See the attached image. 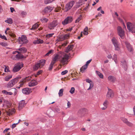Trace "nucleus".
Returning <instances> with one entry per match:
<instances>
[{
    "mask_svg": "<svg viewBox=\"0 0 135 135\" xmlns=\"http://www.w3.org/2000/svg\"><path fill=\"white\" fill-rule=\"evenodd\" d=\"M70 56L69 55L64 53L60 52L52 58V62L55 63L59 59L60 62L63 65H65L67 64Z\"/></svg>",
    "mask_w": 135,
    "mask_h": 135,
    "instance_id": "nucleus-1",
    "label": "nucleus"
},
{
    "mask_svg": "<svg viewBox=\"0 0 135 135\" xmlns=\"http://www.w3.org/2000/svg\"><path fill=\"white\" fill-rule=\"evenodd\" d=\"M21 78V77H17L12 79L7 84V88H10L13 87L19 81V80Z\"/></svg>",
    "mask_w": 135,
    "mask_h": 135,
    "instance_id": "nucleus-2",
    "label": "nucleus"
},
{
    "mask_svg": "<svg viewBox=\"0 0 135 135\" xmlns=\"http://www.w3.org/2000/svg\"><path fill=\"white\" fill-rule=\"evenodd\" d=\"M18 40L19 43L21 44H26L28 41L26 36L24 35H22L21 37H19Z\"/></svg>",
    "mask_w": 135,
    "mask_h": 135,
    "instance_id": "nucleus-3",
    "label": "nucleus"
},
{
    "mask_svg": "<svg viewBox=\"0 0 135 135\" xmlns=\"http://www.w3.org/2000/svg\"><path fill=\"white\" fill-rule=\"evenodd\" d=\"M59 23L57 20H54L52 22L49 23L48 26V28L50 30L53 29Z\"/></svg>",
    "mask_w": 135,
    "mask_h": 135,
    "instance_id": "nucleus-4",
    "label": "nucleus"
},
{
    "mask_svg": "<svg viewBox=\"0 0 135 135\" xmlns=\"http://www.w3.org/2000/svg\"><path fill=\"white\" fill-rule=\"evenodd\" d=\"M23 66V64L22 63H18L16 64L15 66L13 68V71L16 72L19 71Z\"/></svg>",
    "mask_w": 135,
    "mask_h": 135,
    "instance_id": "nucleus-5",
    "label": "nucleus"
},
{
    "mask_svg": "<svg viewBox=\"0 0 135 135\" xmlns=\"http://www.w3.org/2000/svg\"><path fill=\"white\" fill-rule=\"evenodd\" d=\"M75 2L73 1H71L67 3L64 8L65 11L67 12L73 6Z\"/></svg>",
    "mask_w": 135,
    "mask_h": 135,
    "instance_id": "nucleus-6",
    "label": "nucleus"
},
{
    "mask_svg": "<svg viewBox=\"0 0 135 135\" xmlns=\"http://www.w3.org/2000/svg\"><path fill=\"white\" fill-rule=\"evenodd\" d=\"M73 20V18L71 16L67 17L64 21L62 22V24L64 25H66L71 22Z\"/></svg>",
    "mask_w": 135,
    "mask_h": 135,
    "instance_id": "nucleus-7",
    "label": "nucleus"
},
{
    "mask_svg": "<svg viewBox=\"0 0 135 135\" xmlns=\"http://www.w3.org/2000/svg\"><path fill=\"white\" fill-rule=\"evenodd\" d=\"M117 30L118 35L121 38H123L124 35V32L122 28L120 26H118Z\"/></svg>",
    "mask_w": 135,
    "mask_h": 135,
    "instance_id": "nucleus-8",
    "label": "nucleus"
},
{
    "mask_svg": "<svg viewBox=\"0 0 135 135\" xmlns=\"http://www.w3.org/2000/svg\"><path fill=\"white\" fill-rule=\"evenodd\" d=\"M69 37V34H67L64 35H62L60 36L56 40V41L57 42L63 41L64 40L68 38Z\"/></svg>",
    "mask_w": 135,
    "mask_h": 135,
    "instance_id": "nucleus-9",
    "label": "nucleus"
},
{
    "mask_svg": "<svg viewBox=\"0 0 135 135\" xmlns=\"http://www.w3.org/2000/svg\"><path fill=\"white\" fill-rule=\"evenodd\" d=\"M108 91L106 95V97L107 98L110 99L113 97L114 93L111 89H108Z\"/></svg>",
    "mask_w": 135,
    "mask_h": 135,
    "instance_id": "nucleus-10",
    "label": "nucleus"
},
{
    "mask_svg": "<svg viewBox=\"0 0 135 135\" xmlns=\"http://www.w3.org/2000/svg\"><path fill=\"white\" fill-rule=\"evenodd\" d=\"M127 26L128 29L130 31L132 32H134L133 31V29L134 28V25L130 22H128L127 23Z\"/></svg>",
    "mask_w": 135,
    "mask_h": 135,
    "instance_id": "nucleus-11",
    "label": "nucleus"
},
{
    "mask_svg": "<svg viewBox=\"0 0 135 135\" xmlns=\"http://www.w3.org/2000/svg\"><path fill=\"white\" fill-rule=\"evenodd\" d=\"M53 7L48 6L44 9V11L45 13H47L51 12L54 9Z\"/></svg>",
    "mask_w": 135,
    "mask_h": 135,
    "instance_id": "nucleus-12",
    "label": "nucleus"
},
{
    "mask_svg": "<svg viewBox=\"0 0 135 135\" xmlns=\"http://www.w3.org/2000/svg\"><path fill=\"white\" fill-rule=\"evenodd\" d=\"M31 92V89L28 88H25L22 90L23 93L25 94H29Z\"/></svg>",
    "mask_w": 135,
    "mask_h": 135,
    "instance_id": "nucleus-13",
    "label": "nucleus"
},
{
    "mask_svg": "<svg viewBox=\"0 0 135 135\" xmlns=\"http://www.w3.org/2000/svg\"><path fill=\"white\" fill-rule=\"evenodd\" d=\"M121 119L124 123H126L128 126H132V124L128 121L127 119L122 117L121 118Z\"/></svg>",
    "mask_w": 135,
    "mask_h": 135,
    "instance_id": "nucleus-14",
    "label": "nucleus"
},
{
    "mask_svg": "<svg viewBox=\"0 0 135 135\" xmlns=\"http://www.w3.org/2000/svg\"><path fill=\"white\" fill-rule=\"evenodd\" d=\"M25 104V102L24 100H22L19 103L18 109L19 110L21 109Z\"/></svg>",
    "mask_w": 135,
    "mask_h": 135,
    "instance_id": "nucleus-15",
    "label": "nucleus"
},
{
    "mask_svg": "<svg viewBox=\"0 0 135 135\" xmlns=\"http://www.w3.org/2000/svg\"><path fill=\"white\" fill-rule=\"evenodd\" d=\"M37 82L35 80L31 81L28 83V86L30 87L33 86L37 85Z\"/></svg>",
    "mask_w": 135,
    "mask_h": 135,
    "instance_id": "nucleus-16",
    "label": "nucleus"
},
{
    "mask_svg": "<svg viewBox=\"0 0 135 135\" xmlns=\"http://www.w3.org/2000/svg\"><path fill=\"white\" fill-rule=\"evenodd\" d=\"M44 42V41L40 39H37V40H35L33 42V44H42Z\"/></svg>",
    "mask_w": 135,
    "mask_h": 135,
    "instance_id": "nucleus-17",
    "label": "nucleus"
},
{
    "mask_svg": "<svg viewBox=\"0 0 135 135\" xmlns=\"http://www.w3.org/2000/svg\"><path fill=\"white\" fill-rule=\"evenodd\" d=\"M125 44L128 50L130 51H131L132 50V47L130 44L128 42H126Z\"/></svg>",
    "mask_w": 135,
    "mask_h": 135,
    "instance_id": "nucleus-18",
    "label": "nucleus"
},
{
    "mask_svg": "<svg viewBox=\"0 0 135 135\" xmlns=\"http://www.w3.org/2000/svg\"><path fill=\"white\" fill-rule=\"evenodd\" d=\"M18 50L20 51V54L26 52L27 51V49L25 47H22L19 49Z\"/></svg>",
    "mask_w": 135,
    "mask_h": 135,
    "instance_id": "nucleus-19",
    "label": "nucleus"
},
{
    "mask_svg": "<svg viewBox=\"0 0 135 135\" xmlns=\"http://www.w3.org/2000/svg\"><path fill=\"white\" fill-rule=\"evenodd\" d=\"M45 60H41L40 61V62L38 63L37 64L40 66V68H42L45 64Z\"/></svg>",
    "mask_w": 135,
    "mask_h": 135,
    "instance_id": "nucleus-20",
    "label": "nucleus"
},
{
    "mask_svg": "<svg viewBox=\"0 0 135 135\" xmlns=\"http://www.w3.org/2000/svg\"><path fill=\"white\" fill-rule=\"evenodd\" d=\"M14 110V109H9L6 112L7 115L10 116L13 114L15 112Z\"/></svg>",
    "mask_w": 135,
    "mask_h": 135,
    "instance_id": "nucleus-21",
    "label": "nucleus"
},
{
    "mask_svg": "<svg viewBox=\"0 0 135 135\" xmlns=\"http://www.w3.org/2000/svg\"><path fill=\"white\" fill-rule=\"evenodd\" d=\"M74 47V46L73 45H71L68 46L66 49L65 51V52H68L70 51Z\"/></svg>",
    "mask_w": 135,
    "mask_h": 135,
    "instance_id": "nucleus-22",
    "label": "nucleus"
},
{
    "mask_svg": "<svg viewBox=\"0 0 135 135\" xmlns=\"http://www.w3.org/2000/svg\"><path fill=\"white\" fill-rule=\"evenodd\" d=\"M108 103V101L107 100H105L103 104V105L104 106L102 108V110L105 109L107 108V106Z\"/></svg>",
    "mask_w": 135,
    "mask_h": 135,
    "instance_id": "nucleus-23",
    "label": "nucleus"
},
{
    "mask_svg": "<svg viewBox=\"0 0 135 135\" xmlns=\"http://www.w3.org/2000/svg\"><path fill=\"white\" fill-rule=\"evenodd\" d=\"M109 80L110 81L113 83L116 80V78L112 76H109L108 78Z\"/></svg>",
    "mask_w": 135,
    "mask_h": 135,
    "instance_id": "nucleus-24",
    "label": "nucleus"
},
{
    "mask_svg": "<svg viewBox=\"0 0 135 135\" xmlns=\"http://www.w3.org/2000/svg\"><path fill=\"white\" fill-rule=\"evenodd\" d=\"M12 77V75H7L5 77L4 80L6 81H8Z\"/></svg>",
    "mask_w": 135,
    "mask_h": 135,
    "instance_id": "nucleus-25",
    "label": "nucleus"
},
{
    "mask_svg": "<svg viewBox=\"0 0 135 135\" xmlns=\"http://www.w3.org/2000/svg\"><path fill=\"white\" fill-rule=\"evenodd\" d=\"M20 54H18L16 55V57L17 59H21L24 58L23 56Z\"/></svg>",
    "mask_w": 135,
    "mask_h": 135,
    "instance_id": "nucleus-26",
    "label": "nucleus"
},
{
    "mask_svg": "<svg viewBox=\"0 0 135 135\" xmlns=\"http://www.w3.org/2000/svg\"><path fill=\"white\" fill-rule=\"evenodd\" d=\"M33 68L34 71H36L38 69L40 68V67L38 64L37 63L33 66Z\"/></svg>",
    "mask_w": 135,
    "mask_h": 135,
    "instance_id": "nucleus-27",
    "label": "nucleus"
},
{
    "mask_svg": "<svg viewBox=\"0 0 135 135\" xmlns=\"http://www.w3.org/2000/svg\"><path fill=\"white\" fill-rule=\"evenodd\" d=\"M88 66L85 65L83 66L80 69V71L82 73L83 72L85 69L87 68Z\"/></svg>",
    "mask_w": 135,
    "mask_h": 135,
    "instance_id": "nucleus-28",
    "label": "nucleus"
},
{
    "mask_svg": "<svg viewBox=\"0 0 135 135\" xmlns=\"http://www.w3.org/2000/svg\"><path fill=\"white\" fill-rule=\"evenodd\" d=\"M3 105L4 106L5 105L7 107H8L10 106V104L8 101L5 100L4 102V104Z\"/></svg>",
    "mask_w": 135,
    "mask_h": 135,
    "instance_id": "nucleus-29",
    "label": "nucleus"
},
{
    "mask_svg": "<svg viewBox=\"0 0 135 135\" xmlns=\"http://www.w3.org/2000/svg\"><path fill=\"white\" fill-rule=\"evenodd\" d=\"M2 93L4 94H5L6 95H12L13 94V93L10 92H7L6 90H3L2 91Z\"/></svg>",
    "mask_w": 135,
    "mask_h": 135,
    "instance_id": "nucleus-30",
    "label": "nucleus"
},
{
    "mask_svg": "<svg viewBox=\"0 0 135 135\" xmlns=\"http://www.w3.org/2000/svg\"><path fill=\"white\" fill-rule=\"evenodd\" d=\"M129 114L132 115H135V107L134 106L133 108V112L132 111L129 112Z\"/></svg>",
    "mask_w": 135,
    "mask_h": 135,
    "instance_id": "nucleus-31",
    "label": "nucleus"
},
{
    "mask_svg": "<svg viewBox=\"0 0 135 135\" xmlns=\"http://www.w3.org/2000/svg\"><path fill=\"white\" fill-rule=\"evenodd\" d=\"M40 21H41L43 22H47L48 21V19L45 17H42L41 18Z\"/></svg>",
    "mask_w": 135,
    "mask_h": 135,
    "instance_id": "nucleus-32",
    "label": "nucleus"
},
{
    "mask_svg": "<svg viewBox=\"0 0 135 135\" xmlns=\"http://www.w3.org/2000/svg\"><path fill=\"white\" fill-rule=\"evenodd\" d=\"M55 0H44V3L46 4L50 3Z\"/></svg>",
    "mask_w": 135,
    "mask_h": 135,
    "instance_id": "nucleus-33",
    "label": "nucleus"
},
{
    "mask_svg": "<svg viewBox=\"0 0 135 135\" xmlns=\"http://www.w3.org/2000/svg\"><path fill=\"white\" fill-rule=\"evenodd\" d=\"M5 22L9 24H12L13 22L11 18H8L7 20L5 21Z\"/></svg>",
    "mask_w": 135,
    "mask_h": 135,
    "instance_id": "nucleus-34",
    "label": "nucleus"
},
{
    "mask_svg": "<svg viewBox=\"0 0 135 135\" xmlns=\"http://www.w3.org/2000/svg\"><path fill=\"white\" fill-rule=\"evenodd\" d=\"M88 28L87 27H86L84 28L83 31V34L84 35H87L88 34Z\"/></svg>",
    "mask_w": 135,
    "mask_h": 135,
    "instance_id": "nucleus-35",
    "label": "nucleus"
},
{
    "mask_svg": "<svg viewBox=\"0 0 135 135\" xmlns=\"http://www.w3.org/2000/svg\"><path fill=\"white\" fill-rule=\"evenodd\" d=\"M63 89H61L59 90L58 93L59 97H61L63 95Z\"/></svg>",
    "mask_w": 135,
    "mask_h": 135,
    "instance_id": "nucleus-36",
    "label": "nucleus"
},
{
    "mask_svg": "<svg viewBox=\"0 0 135 135\" xmlns=\"http://www.w3.org/2000/svg\"><path fill=\"white\" fill-rule=\"evenodd\" d=\"M38 27V25L37 23L35 24L30 29L31 30H35V29L37 28Z\"/></svg>",
    "mask_w": 135,
    "mask_h": 135,
    "instance_id": "nucleus-37",
    "label": "nucleus"
},
{
    "mask_svg": "<svg viewBox=\"0 0 135 135\" xmlns=\"http://www.w3.org/2000/svg\"><path fill=\"white\" fill-rule=\"evenodd\" d=\"M112 42L113 44L114 45H115L118 44V42L116 39L114 37H113L112 40Z\"/></svg>",
    "mask_w": 135,
    "mask_h": 135,
    "instance_id": "nucleus-38",
    "label": "nucleus"
},
{
    "mask_svg": "<svg viewBox=\"0 0 135 135\" xmlns=\"http://www.w3.org/2000/svg\"><path fill=\"white\" fill-rule=\"evenodd\" d=\"M55 63L54 62L51 61V64H50L49 67V70H51L53 68V66Z\"/></svg>",
    "mask_w": 135,
    "mask_h": 135,
    "instance_id": "nucleus-39",
    "label": "nucleus"
},
{
    "mask_svg": "<svg viewBox=\"0 0 135 135\" xmlns=\"http://www.w3.org/2000/svg\"><path fill=\"white\" fill-rule=\"evenodd\" d=\"M117 59V55L114 54L113 56V59L114 60V61L116 63H117L118 62Z\"/></svg>",
    "mask_w": 135,
    "mask_h": 135,
    "instance_id": "nucleus-40",
    "label": "nucleus"
},
{
    "mask_svg": "<svg viewBox=\"0 0 135 135\" xmlns=\"http://www.w3.org/2000/svg\"><path fill=\"white\" fill-rule=\"evenodd\" d=\"M54 50H50L46 54H45V56H48L50 54H52Z\"/></svg>",
    "mask_w": 135,
    "mask_h": 135,
    "instance_id": "nucleus-41",
    "label": "nucleus"
},
{
    "mask_svg": "<svg viewBox=\"0 0 135 135\" xmlns=\"http://www.w3.org/2000/svg\"><path fill=\"white\" fill-rule=\"evenodd\" d=\"M81 19V16L80 15L77 19L75 20V23H76L78 22Z\"/></svg>",
    "mask_w": 135,
    "mask_h": 135,
    "instance_id": "nucleus-42",
    "label": "nucleus"
},
{
    "mask_svg": "<svg viewBox=\"0 0 135 135\" xmlns=\"http://www.w3.org/2000/svg\"><path fill=\"white\" fill-rule=\"evenodd\" d=\"M114 46L115 47V50L119 51L120 50V47L118 44L116 45L115 44V45H114Z\"/></svg>",
    "mask_w": 135,
    "mask_h": 135,
    "instance_id": "nucleus-43",
    "label": "nucleus"
},
{
    "mask_svg": "<svg viewBox=\"0 0 135 135\" xmlns=\"http://www.w3.org/2000/svg\"><path fill=\"white\" fill-rule=\"evenodd\" d=\"M54 34V33H52L46 34V37L48 38H50V37L52 36Z\"/></svg>",
    "mask_w": 135,
    "mask_h": 135,
    "instance_id": "nucleus-44",
    "label": "nucleus"
},
{
    "mask_svg": "<svg viewBox=\"0 0 135 135\" xmlns=\"http://www.w3.org/2000/svg\"><path fill=\"white\" fill-rule=\"evenodd\" d=\"M5 68L4 69V71L6 72H10L9 67L8 66H5Z\"/></svg>",
    "mask_w": 135,
    "mask_h": 135,
    "instance_id": "nucleus-45",
    "label": "nucleus"
},
{
    "mask_svg": "<svg viewBox=\"0 0 135 135\" xmlns=\"http://www.w3.org/2000/svg\"><path fill=\"white\" fill-rule=\"evenodd\" d=\"M94 84L93 82H91L90 84V86L89 88L87 89L88 90L91 89L93 87Z\"/></svg>",
    "mask_w": 135,
    "mask_h": 135,
    "instance_id": "nucleus-46",
    "label": "nucleus"
},
{
    "mask_svg": "<svg viewBox=\"0 0 135 135\" xmlns=\"http://www.w3.org/2000/svg\"><path fill=\"white\" fill-rule=\"evenodd\" d=\"M0 45L4 47L7 46L8 45L7 43L4 42H0Z\"/></svg>",
    "mask_w": 135,
    "mask_h": 135,
    "instance_id": "nucleus-47",
    "label": "nucleus"
},
{
    "mask_svg": "<svg viewBox=\"0 0 135 135\" xmlns=\"http://www.w3.org/2000/svg\"><path fill=\"white\" fill-rule=\"evenodd\" d=\"M121 63H122L123 65L124 66V67H125L126 68L127 67V63L126 62V61L125 60H124V61H121Z\"/></svg>",
    "mask_w": 135,
    "mask_h": 135,
    "instance_id": "nucleus-48",
    "label": "nucleus"
},
{
    "mask_svg": "<svg viewBox=\"0 0 135 135\" xmlns=\"http://www.w3.org/2000/svg\"><path fill=\"white\" fill-rule=\"evenodd\" d=\"M75 88L74 87H72L71 88L70 90V92L71 94H73L74 92Z\"/></svg>",
    "mask_w": 135,
    "mask_h": 135,
    "instance_id": "nucleus-49",
    "label": "nucleus"
},
{
    "mask_svg": "<svg viewBox=\"0 0 135 135\" xmlns=\"http://www.w3.org/2000/svg\"><path fill=\"white\" fill-rule=\"evenodd\" d=\"M61 11V8L58 7L55 9V11L56 12H60Z\"/></svg>",
    "mask_w": 135,
    "mask_h": 135,
    "instance_id": "nucleus-50",
    "label": "nucleus"
},
{
    "mask_svg": "<svg viewBox=\"0 0 135 135\" xmlns=\"http://www.w3.org/2000/svg\"><path fill=\"white\" fill-rule=\"evenodd\" d=\"M23 81H20V87H22L23 84H24V82L25 81V80H23Z\"/></svg>",
    "mask_w": 135,
    "mask_h": 135,
    "instance_id": "nucleus-51",
    "label": "nucleus"
},
{
    "mask_svg": "<svg viewBox=\"0 0 135 135\" xmlns=\"http://www.w3.org/2000/svg\"><path fill=\"white\" fill-rule=\"evenodd\" d=\"M0 37L2 39L7 40V39L6 36L4 35L2 36L1 34H0Z\"/></svg>",
    "mask_w": 135,
    "mask_h": 135,
    "instance_id": "nucleus-52",
    "label": "nucleus"
},
{
    "mask_svg": "<svg viewBox=\"0 0 135 135\" xmlns=\"http://www.w3.org/2000/svg\"><path fill=\"white\" fill-rule=\"evenodd\" d=\"M31 76H28L27 77H26L24 79V80H26V81H28L30 80L31 79Z\"/></svg>",
    "mask_w": 135,
    "mask_h": 135,
    "instance_id": "nucleus-53",
    "label": "nucleus"
},
{
    "mask_svg": "<svg viewBox=\"0 0 135 135\" xmlns=\"http://www.w3.org/2000/svg\"><path fill=\"white\" fill-rule=\"evenodd\" d=\"M68 70H65L64 71H62L61 73V74L62 75H64L68 73Z\"/></svg>",
    "mask_w": 135,
    "mask_h": 135,
    "instance_id": "nucleus-54",
    "label": "nucleus"
},
{
    "mask_svg": "<svg viewBox=\"0 0 135 135\" xmlns=\"http://www.w3.org/2000/svg\"><path fill=\"white\" fill-rule=\"evenodd\" d=\"M11 58L14 60H17V58L16 57V56L13 55L11 56Z\"/></svg>",
    "mask_w": 135,
    "mask_h": 135,
    "instance_id": "nucleus-55",
    "label": "nucleus"
},
{
    "mask_svg": "<svg viewBox=\"0 0 135 135\" xmlns=\"http://www.w3.org/2000/svg\"><path fill=\"white\" fill-rule=\"evenodd\" d=\"M21 14L23 16H24L26 15V12L23 11H22L21 12Z\"/></svg>",
    "mask_w": 135,
    "mask_h": 135,
    "instance_id": "nucleus-56",
    "label": "nucleus"
},
{
    "mask_svg": "<svg viewBox=\"0 0 135 135\" xmlns=\"http://www.w3.org/2000/svg\"><path fill=\"white\" fill-rule=\"evenodd\" d=\"M68 43V42L67 41H66L64 44H62V46H66L67 45Z\"/></svg>",
    "mask_w": 135,
    "mask_h": 135,
    "instance_id": "nucleus-57",
    "label": "nucleus"
},
{
    "mask_svg": "<svg viewBox=\"0 0 135 135\" xmlns=\"http://www.w3.org/2000/svg\"><path fill=\"white\" fill-rule=\"evenodd\" d=\"M86 82L89 83L90 84L91 83V82H93L92 81L89 79H86Z\"/></svg>",
    "mask_w": 135,
    "mask_h": 135,
    "instance_id": "nucleus-58",
    "label": "nucleus"
},
{
    "mask_svg": "<svg viewBox=\"0 0 135 135\" xmlns=\"http://www.w3.org/2000/svg\"><path fill=\"white\" fill-rule=\"evenodd\" d=\"M92 60L91 59L89 60L86 63V64H85V65H87V66H88V64L90 63V62Z\"/></svg>",
    "mask_w": 135,
    "mask_h": 135,
    "instance_id": "nucleus-59",
    "label": "nucleus"
},
{
    "mask_svg": "<svg viewBox=\"0 0 135 135\" xmlns=\"http://www.w3.org/2000/svg\"><path fill=\"white\" fill-rule=\"evenodd\" d=\"M42 72V71L41 70H40L38 71L37 73V75H38L40 74Z\"/></svg>",
    "mask_w": 135,
    "mask_h": 135,
    "instance_id": "nucleus-60",
    "label": "nucleus"
},
{
    "mask_svg": "<svg viewBox=\"0 0 135 135\" xmlns=\"http://www.w3.org/2000/svg\"><path fill=\"white\" fill-rule=\"evenodd\" d=\"M101 78L103 79V75L102 74L100 73V74L99 75H98Z\"/></svg>",
    "mask_w": 135,
    "mask_h": 135,
    "instance_id": "nucleus-61",
    "label": "nucleus"
},
{
    "mask_svg": "<svg viewBox=\"0 0 135 135\" xmlns=\"http://www.w3.org/2000/svg\"><path fill=\"white\" fill-rule=\"evenodd\" d=\"M11 11V12H13L14 11H15L14 8L13 7H11L10 8Z\"/></svg>",
    "mask_w": 135,
    "mask_h": 135,
    "instance_id": "nucleus-62",
    "label": "nucleus"
},
{
    "mask_svg": "<svg viewBox=\"0 0 135 135\" xmlns=\"http://www.w3.org/2000/svg\"><path fill=\"white\" fill-rule=\"evenodd\" d=\"M71 106V104L70 102L68 101L67 103V106L68 108H69Z\"/></svg>",
    "mask_w": 135,
    "mask_h": 135,
    "instance_id": "nucleus-63",
    "label": "nucleus"
},
{
    "mask_svg": "<svg viewBox=\"0 0 135 135\" xmlns=\"http://www.w3.org/2000/svg\"><path fill=\"white\" fill-rule=\"evenodd\" d=\"M18 123H17L16 124H13L12 125V128H15L16 127V124H17Z\"/></svg>",
    "mask_w": 135,
    "mask_h": 135,
    "instance_id": "nucleus-64",
    "label": "nucleus"
}]
</instances>
